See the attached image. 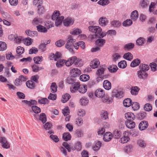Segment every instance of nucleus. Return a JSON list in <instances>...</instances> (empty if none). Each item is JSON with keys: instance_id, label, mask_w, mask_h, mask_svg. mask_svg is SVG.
Listing matches in <instances>:
<instances>
[{"instance_id": "nucleus-1", "label": "nucleus", "mask_w": 157, "mask_h": 157, "mask_svg": "<svg viewBox=\"0 0 157 157\" xmlns=\"http://www.w3.org/2000/svg\"><path fill=\"white\" fill-rule=\"evenodd\" d=\"M59 11H55L52 15V19L53 20H55V24L56 26L60 25L63 20L64 17L63 16H60Z\"/></svg>"}, {"instance_id": "nucleus-2", "label": "nucleus", "mask_w": 157, "mask_h": 157, "mask_svg": "<svg viewBox=\"0 0 157 157\" xmlns=\"http://www.w3.org/2000/svg\"><path fill=\"white\" fill-rule=\"evenodd\" d=\"M88 29L90 31L95 33L94 35H91L92 39L97 38L102 31L101 28L98 26H90L89 27Z\"/></svg>"}, {"instance_id": "nucleus-3", "label": "nucleus", "mask_w": 157, "mask_h": 157, "mask_svg": "<svg viewBox=\"0 0 157 157\" xmlns=\"http://www.w3.org/2000/svg\"><path fill=\"white\" fill-rule=\"evenodd\" d=\"M0 143L2 147L5 149H8L10 147L9 143L7 139L4 137H0Z\"/></svg>"}, {"instance_id": "nucleus-4", "label": "nucleus", "mask_w": 157, "mask_h": 157, "mask_svg": "<svg viewBox=\"0 0 157 157\" xmlns=\"http://www.w3.org/2000/svg\"><path fill=\"white\" fill-rule=\"evenodd\" d=\"M129 140V132L128 131H125L123 134V136L119 140V142L121 143H125Z\"/></svg>"}, {"instance_id": "nucleus-5", "label": "nucleus", "mask_w": 157, "mask_h": 157, "mask_svg": "<svg viewBox=\"0 0 157 157\" xmlns=\"http://www.w3.org/2000/svg\"><path fill=\"white\" fill-rule=\"evenodd\" d=\"M35 119L37 120H40L44 124L47 121V118L46 115L44 113H41L39 116L35 114L34 115Z\"/></svg>"}, {"instance_id": "nucleus-6", "label": "nucleus", "mask_w": 157, "mask_h": 157, "mask_svg": "<svg viewBox=\"0 0 157 157\" xmlns=\"http://www.w3.org/2000/svg\"><path fill=\"white\" fill-rule=\"evenodd\" d=\"M105 70V68L103 67H101L98 69L96 74L98 76L97 78V80L98 82H99L100 80H101L102 76L104 74Z\"/></svg>"}, {"instance_id": "nucleus-7", "label": "nucleus", "mask_w": 157, "mask_h": 157, "mask_svg": "<svg viewBox=\"0 0 157 157\" xmlns=\"http://www.w3.org/2000/svg\"><path fill=\"white\" fill-rule=\"evenodd\" d=\"M75 41V40L73 38L72 36H70L68 38V40L65 45L66 48H68L70 47H73V44Z\"/></svg>"}, {"instance_id": "nucleus-8", "label": "nucleus", "mask_w": 157, "mask_h": 157, "mask_svg": "<svg viewBox=\"0 0 157 157\" xmlns=\"http://www.w3.org/2000/svg\"><path fill=\"white\" fill-rule=\"evenodd\" d=\"M70 75L74 77L78 76L81 74L80 70L77 68H74L71 69L70 71Z\"/></svg>"}, {"instance_id": "nucleus-9", "label": "nucleus", "mask_w": 157, "mask_h": 157, "mask_svg": "<svg viewBox=\"0 0 157 157\" xmlns=\"http://www.w3.org/2000/svg\"><path fill=\"white\" fill-rule=\"evenodd\" d=\"M76 59V57L74 56L69 58L67 60H65V64L66 66L67 67L71 66L75 62Z\"/></svg>"}, {"instance_id": "nucleus-10", "label": "nucleus", "mask_w": 157, "mask_h": 157, "mask_svg": "<svg viewBox=\"0 0 157 157\" xmlns=\"http://www.w3.org/2000/svg\"><path fill=\"white\" fill-rule=\"evenodd\" d=\"M74 22V20L73 18L71 17H67L64 20L63 23L64 26H68L72 25Z\"/></svg>"}, {"instance_id": "nucleus-11", "label": "nucleus", "mask_w": 157, "mask_h": 157, "mask_svg": "<svg viewBox=\"0 0 157 157\" xmlns=\"http://www.w3.org/2000/svg\"><path fill=\"white\" fill-rule=\"evenodd\" d=\"M80 84L79 82H75L72 84L70 87V91L72 93H74L75 91L78 90L79 89Z\"/></svg>"}, {"instance_id": "nucleus-12", "label": "nucleus", "mask_w": 157, "mask_h": 157, "mask_svg": "<svg viewBox=\"0 0 157 157\" xmlns=\"http://www.w3.org/2000/svg\"><path fill=\"white\" fill-rule=\"evenodd\" d=\"M138 77L140 79H143L146 78L148 75L146 71H142L140 69L137 72Z\"/></svg>"}, {"instance_id": "nucleus-13", "label": "nucleus", "mask_w": 157, "mask_h": 157, "mask_svg": "<svg viewBox=\"0 0 157 157\" xmlns=\"http://www.w3.org/2000/svg\"><path fill=\"white\" fill-rule=\"evenodd\" d=\"M95 96L98 98H101L105 95V92L104 90L101 89H97L95 92Z\"/></svg>"}, {"instance_id": "nucleus-14", "label": "nucleus", "mask_w": 157, "mask_h": 157, "mask_svg": "<svg viewBox=\"0 0 157 157\" xmlns=\"http://www.w3.org/2000/svg\"><path fill=\"white\" fill-rule=\"evenodd\" d=\"M61 56V53L59 52H57L56 54L51 53L49 56V58L50 60H54L55 61H57V59L60 58Z\"/></svg>"}, {"instance_id": "nucleus-15", "label": "nucleus", "mask_w": 157, "mask_h": 157, "mask_svg": "<svg viewBox=\"0 0 157 157\" xmlns=\"http://www.w3.org/2000/svg\"><path fill=\"white\" fill-rule=\"evenodd\" d=\"M100 62L98 59H94L90 63V65L93 69H95L99 66Z\"/></svg>"}, {"instance_id": "nucleus-16", "label": "nucleus", "mask_w": 157, "mask_h": 157, "mask_svg": "<svg viewBox=\"0 0 157 157\" xmlns=\"http://www.w3.org/2000/svg\"><path fill=\"white\" fill-rule=\"evenodd\" d=\"M148 126V123L146 121H143L140 122L139 125V129L141 130L145 129Z\"/></svg>"}, {"instance_id": "nucleus-17", "label": "nucleus", "mask_w": 157, "mask_h": 157, "mask_svg": "<svg viewBox=\"0 0 157 157\" xmlns=\"http://www.w3.org/2000/svg\"><path fill=\"white\" fill-rule=\"evenodd\" d=\"M101 145V142L99 141H97L95 144L92 146V149L95 152L98 151L100 149Z\"/></svg>"}, {"instance_id": "nucleus-18", "label": "nucleus", "mask_w": 157, "mask_h": 157, "mask_svg": "<svg viewBox=\"0 0 157 157\" xmlns=\"http://www.w3.org/2000/svg\"><path fill=\"white\" fill-rule=\"evenodd\" d=\"M113 137V135L110 132H106L104 135L103 139L104 141L108 142L110 141Z\"/></svg>"}, {"instance_id": "nucleus-19", "label": "nucleus", "mask_w": 157, "mask_h": 157, "mask_svg": "<svg viewBox=\"0 0 157 157\" xmlns=\"http://www.w3.org/2000/svg\"><path fill=\"white\" fill-rule=\"evenodd\" d=\"M99 25L102 26H105L108 23L107 19L105 17H101L98 20Z\"/></svg>"}, {"instance_id": "nucleus-20", "label": "nucleus", "mask_w": 157, "mask_h": 157, "mask_svg": "<svg viewBox=\"0 0 157 157\" xmlns=\"http://www.w3.org/2000/svg\"><path fill=\"white\" fill-rule=\"evenodd\" d=\"M125 117L128 121H133L135 118L134 114L131 112H128L125 113Z\"/></svg>"}, {"instance_id": "nucleus-21", "label": "nucleus", "mask_w": 157, "mask_h": 157, "mask_svg": "<svg viewBox=\"0 0 157 157\" xmlns=\"http://www.w3.org/2000/svg\"><path fill=\"white\" fill-rule=\"evenodd\" d=\"M87 90V86L86 85H80L79 88L78 89V91L80 93L84 94L86 92Z\"/></svg>"}, {"instance_id": "nucleus-22", "label": "nucleus", "mask_w": 157, "mask_h": 157, "mask_svg": "<svg viewBox=\"0 0 157 157\" xmlns=\"http://www.w3.org/2000/svg\"><path fill=\"white\" fill-rule=\"evenodd\" d=\"M125 124L127 127L130 129L133 128L135 126V123L133 121H127Z\"/></svg>"}, {"instance_id": "nucleus-23", "label": "nucleus", "mask_w": 157, "mask_h": 157, "mask_svg": "<svg viewBox=\"0 0 157 157\" xmlns=\"http://www.w3.org/2000/svg\"><path fill=\"white\" fill-rule=\"evenodd\" d=\"M103 86L104 89L109 90L111 88V84L109 81L105 80L103 83Z\"/></svg>"}, {"instance_id": "nucleus-24", "label": "nucleus", "mask_w": 157, "mask_h": 157, "mask_svg": "<svg viewBox=\"0 0 157 157\" xmlns=\"http://www.w3.org/2000/svg\"><path fill=\"white\" fill-rule=\"evenodd\" d=\"M25 33L28 36L31 37L36 36L38 35V33L36 31H31L30 30H26Z\"/></svg>"}, {"instance_id": "nucleus-25", "label": "nucleus", "mask_w": 157, "mask_h": 157, "mask_svg": "<svg viewBox=\"0 0 157 157\" xmlns=\"http://www.w3.org/2000/svg\"><path fill=\"white\" fill-rule=\"evenodd\" d=\"M131 93L132 95H136L138 94L140 89L137 86H132L131 89Z\"/></svg>"}, {"instance_id": "nucleus-26", "label": "nucleus", "mask_w": 157, "mask_h": 157, "mask_svg": "<svg viewBox=\"0 0 157 157\" xmlns=\"http://www.w3.org/2000/svg\"><path fill=\"white\" fill-rule=\"evenodd\" d=\"M138 13L137 10H134L131 13V18L133 21H136L138 18Z\"/></svg>"}, {"instance_id": "nucleus-27", "label": "nucleus", "mask_w": 157, "mask_h": 157, "mask_svg": "<svg viewBox=\"0 0 157 157\" xmlns=\"http://www.w3.org/2000/svg\"><path fill=\"white\" fill-rule=\"evenodd\" d=\"M139 68L142 71L146 72L149 69V66L148 64L141 63L139 66Z\"/></svg>"}, {"instance_id": "nucleus-28", "label": "nucleus", "mask_w": 157, "mask_h": 157, "mask_svg": "<svg viewBox=\"0 0 157 157\" xmlns=\"http://www.w3.org/2000/svg\"><path fill=\"white\" fill-rule=\"evenodd\" d=\"M43 22L42 19L39 18H35L32 21V24L34 25L42 24Z\"/></svg>"}, {"instance_id": "nucleus-29", "label": "nucleus", "mask_w": 157, "mask_h": 157, "mask_svg": "<svg viewBox=\"0 0 157 157\" xmlns=\"http://www.w3.org/2000/svg\"><path fill=\"white\" fill-rule=\"evenodd\" d=\"M23 41L24 44L27 46L31 45L33 42V40L28 37L25 38L24 39H23Z\"/></svg>"}, {"instance_id": "nucleus-30", "label": "nucleus", "mask_w": 157, "mask_h": 157, "mask_svg": "<svg viewBox=\"0 0 157 157\" xmlns=\"http://www.w3.org/2000/svg\"><path fill=\"white\" fill-rule=\"evenodd\" d=\"M26 86L30 89H34L35 87V83L33 81H28L26 82Z\"/></svg>"}, {"instance_id": "nucleus-31", "label": "nucleus", "mask_w": 157, "mask_h": 157, "mask_svg": "<svg viewBox=\"0 0 157 157\" xmlns=\"http://www.w3.org/2000/svg\"><path fill=\"white\" fill-rule=\"evenodd\" d=\"M37 31L40 32L45 33L47 32V29L44 26L41 25L36 26Z\"/></svg>"}, {"instance_id": "nucleus-32", "label": "nucleus", "mask_w": 157, "mask_h": 157, "mask_svg": "<svg viewBox=\"0 0 157 157\" xmlns=\"http://www.w3.org/2000/svg\"><path fill=\"white\" fill-rule=\"evenodd\" d=\"M137 144L139 147L143 148H145L146 146L145 142L142 139H139L137 140Z\"/></svg>"}, {"instance_id": "nucleus-33", "label": "nucleus", "mask_w": 157, "mask_h": 157, "mask_svg": "<svg viewBox=\"0 0 157 157\" xmlns=\"http://www.w3.org/2000/svg\"><path fill=\"white\" fill-rule=\"evenodd\" d=\"M105 41L104 39H98L96 42V44L99 47L102 46L105 43Z\"/></svg>"}, {"instance_id": "nucleus-34", "label": "nucleus", "mask_w": 157, "mask_h": 157, "mask_svg": "<svg viewBox=\"0 0 157 157\" xmlns=\"http://www.w3.org/2000/svg\"><path fill=\"white\" fill-rule=\"evenodd\" d=\"M132 100L131 99L127 98L125 99L123 101L124 106L126 107H128L131 105Z\"/></svg>"}, {"instance_id": "nucleus-35", "label": "nucleus", "mask_w": 157, "mask_h": 157, "mask_svg": "<svg viewBox=\"0 0 157 157\" xmlns=\"http://www.w3.org/2000/svg\"><path fill=\"white\" fill-rule=\"evenodd\" d=\"M124 58L128 61H131L133 59V55L130 52L124 54L123 56Z\"/></svg>"}, {"instance_id": "nucleus-36", "label": "nucleus", "mask_w": 157, "mask_h": 157, "mask_svg": "<svg viewBox=\"0 0 157 157\" xmlns=\"http://www.w3.org/2000/svg\"><path fill=\"white\" fill-rule=\"evenodd\" d=\"M71 136L68 132L64 133L63 135V138L64 140L67 141L71 140Z\"/></svg>"}, {"instance_id": "nucleus-37", "label": "nucleus", "mask_w": 157, "mask_h": 157, "mask_svg": "<svg viewBox=\"0 0 157 157\" xmlns=\"http://www.w3.org/2000/svg\"><path fill=\"white\" fill-rule=\"evenodd\" d=\"M38 102L41 104H48L49 102L48 100L45 98H40L38 100Z\"/></svg>"}, {"instance_id": "nucleus-38", "label": "nucleus", "mask_w": 157, "mask_h": 157, "mask_svg": "<svg viewBox=\"0 0 157 157\" xmlns=\"http://www.w3.org/2000/svg\"><path fill=\"white\" fill-rule=\"evenodd\" d=\"M101 117L103 120H105L108 118V113L106 111H102L100 115Z\"/></svg>"}, {"instance_id": "nucleus-39", "label": "nucleus", "mask_w": 157, "mask_h": 157, "mask_svg": "<svg viewBox=\"0 0 157 157\" xmlns=\"http://www.w3.org/2000/svg\"><path fill=\"white\" fill-rule=\"evenodd\" d=\"M121 132L118 130H115L113 133V136L115 139H118L121 136Z\"/></svg>"}, {"instance_id": "nucleus-40", "label": "nucleus", "mask_w": 157, "mask_h": 157, "mask_svg": "<svg viewBox=\"0 0 157 157\" xmlns=\"http://www.w3.org/2000/svg\"><path fill=\"white\" fill-rule=\"evenodd\" d=\"M71 96L69 94L66 93L62 96V99L61 101L62 102L64 103L66 102L70 99Z\"/></svg>"}, {"instance_id": "nucleus-41", "label": "nucleus", "mask_w": 157, "mask_h": 157, "mask_svg": "<svg viewBox=\"0 0 157 157\" xmlns=\"http://www.w3.org/2000/svg\"><path fill=\"white\" fill-rule=\"evenodd\" d=\"M80 102L81 105L86 106L88 103L89 100L87 98L83 97L80 99Z\"/></svg>"}, {"instance_id": "nucleus-42", "label": "nucleus", "mask_w": 157, "mask_h": 157, "mask_svg": "<svg viewBox=\"0 0 157 157\" xmlns=\"http://www.w3.org/2000/svg\"><path fill=\"white\" fill-rule=\"evenodd\" d=\"M140 63V60L137 59L134 60L131 62L130 64V66L132 67H135L138 66Z\"/></svg>"}, {"instance_id": "nucleus-43", "label": "nucleus", "mask_w": 157, "mask_h": 157, "mask_svg": "<svg viewBox=\"0 0 157 157\" xmlns=\"http://www.w3.org/2000/svg\"><path fill=\"white\" fill-rule=\"evenodd\" d=\"M2 15L3 18L9 21H10L12 19L11 16L7 12H3L2 13Z\"/></svg>"}, {"instance_id": "nucleus-44", "label": "nucleus", "mask_w": 157, "mask_h": 157, "mask_svg": "<svg viewBox=\"0 0 157 157\" xmlns=\"http://www.w3.org/2000/svg\"><path fill=\"white\" fill-rule=\"evenodd\" d=\"M145 41V40L143 37H140L137 40L136 44L139 46H141L144 44Z\"/></svg>"}, {"instance_id": "nucleus-45", "label": "nucleus", "mask_w": 157, "mask_h": 157, "mask_svg": "<svg viewBox=\"0 0 157 157\" xmlns=\"http://www.w3.org/2000/svg\"><path fill=\"white\" fill-rule=\"evenodd\" d=\"M132 24V21L131 20L128 19L126 20L123 22L122 25L124 27L129 26L131 25Z\"/></svg>"}, {"instance_id": "nucleus-46", "label": "nucleus", "mask_w": 157, "mask_h": 157, "mask_svg": "<svg viewBox=\"0 0 157 157\" xmlns=\"http://www.w3.org/2000/svg\"><path fill=\"white\" fill-rule=\"evenodd\" d=\"M134 47V44L133 43H130L125 44L124 46V48L125 49L131 50Z\"/></svg>"}, {"instance_id": "nucleus-47", "label": "nucleus", "mask_w": 157, "mask_h": 157, "mask_svg": "<svg viewBox=\"0 0 157 157\" xmlns=\"http://www.w3.org/2000/svg\"><path fill=\"white\" fill-rule=\"evenodd\" d=\"M119 67L121 68H124L127 66L126 62L125 60H122L119 62L118 64Z\"/></svg>"}, {"instance_id": "nucleus-48", "label": "nucleus", "mask_w": 157, "mask_h": 157, "mask_svg": "<svg viewBox=\"0 0 157 157\" xmlns=\"http://www.w3.org/2000/svg\"><path fill=\"white\" fill-rule=\"evenodd\" d=\"M90 77L88 75H82L79 78L80 80L82 82H86L89 79Z\"/></svg>"}, {"instance_id": "nucleus-49", "label": "nucleus", "mask_w": 157, "mask_h": 157, "mask_svg": "<svg viewBox=\"0 0 157 157\" xmlns=\"http://www.w3.org/2000/svg\"><path fill=\"white\" fill-rule=\"evenodd\" d=\"M111 24L114 27L118 28L121 25V24L119 21L114 20L111 22Z\"/></svg>"}, {"instance_id": "nucleus-50", "label": "nucleus", "mask_w": 157, "mask_h": 157, "mask_svg": "<svg viewBox=\"0 0 157 157\" xmlns=\"http://www.w3.org/2000/svg\"><path fill=\"white\" fill-rule=\"evenodd\" d=\"M82 31L79 29H75L70 32V33L73 35H77L82 33Z\"/></svg>"}, {"instance_id": "nucleus-51", "label": "nucleus", "mask_w": 157, "mask_h": 157, "mask_svg": "<svg viewBox=\"0 0 157 157\" xmlns=\"http://www.w3.org/2000/svg\"><path fill=\"white\" fill-rule=\"evenodd\" d=\"M7 47V45L5 42L0 41V51H3L6 50Z\"/></svg>"}, {"instance_id": "nucleus-52", "label": "nucleus", "mask_w": 157, "mask_h": 157, "mask_svg": "<svg viewBox=\"0 0 157 157\" xmlns=\"http://www.w3.org/2000/svg\"><path fill=\"white\" fill-rule=\"evenodd\" d=\"M43 58L42 56H37L33 58V60L35 63L40 64L42 61Z\"/></svg>"}, {"instance_id": "nucleus-53", "label": "nucleus", "mask_w": 157, "mask_h": 157, "mask_svg": "<svg viewBox=\"0 0 157 157\" xmlns=\"http://www.w3.org/2000/svg\"><path fill=\"white\" fill-rule=\"evenodd\" d=\"M124 95V93L123 91H117L116 93L113 94V95L116 98H121L123 97Z\"/></svg>"}, {"instance_id": "nucleus-54", "label": "nucleus", "mask_w": 157, "mask_h": 157, "mask_svg": "<svg viewBox=\"0 0 157 157\" xmlns=\"http://www.w3.org/2000/svg\"><path fill=\"white\" fill-rule=\"evenodd\" d=\"M32 68L33 71L36 72H38L40 70L43 69V67H39L38 65L36 64L33 65L32 66Z\"/></svg>"}, {"instance_id": "nucleus-55", "label": "nucleus", "mask_w": 157, "mask_h": 157, "mask_svg": "<svg viewBox=\"0 0 157 157\" xmlns=\"http://www.w3.org/2000/svg\"><path fill=\"white\" fill-rule=\"evenodd\" d=\"M148 2L147 0H141L140 5L143 8H145L147 6Z\"/></svg>"}, {"instance_id": "nucleus-56", "label": "nucleus", "mask_w": 157, "mask_h": 157, "mask_svg": "<svg viewBox=\"0 0 157 157\" xmlns=\"http://www.w3.org/2000/svg\"><path fill=\"white\" fill-rule=\"evenodd\" d=\"M65 60L64 59H60L56 63V66L58 67H61L65 63Z\"/></svg>"}, {"instance_id": "nucleus-57", "label": "nucleus", "mask_w": 157, "mask_h": 157, "mask_svg": "<svg viewBox=\"0 0 157 157\" xmlns=\"http://www.w3.org/2000/svg\"><path fill=\"white\" fill-rule=\"evenodd\" d=\"M57 87L56 83H52L51 86V92L52 93H55L57 91Z\"/></svg>"}, {"instance_id": "nucleus-58", "label": "nucleus", "mask_w": 157, "mask_h": 157, "mask_svg": "<svg viewBox=\"0 0 157 157\" xmlns=\"http://www.w3.org/2000/svg\"><path fill=\"white\" fill-rule=\"evenodd\" d=\"M50 43V41L49 40H48L47 41V42H45L44 43V44H42L40 45L39 47L41 51L42 52H44L46 50V45Z\"/></svg>"}, {"instance_id": "nucleus-59", "label": "nucleus", "mask_w": 157, "mask_h": 157, "mask_svg": "<svg viewBox=\"0 0 157 157\" xmlns=\"http://www.w3.org/2000/svg\"><path fill=\"white\" fill-rule=\"evenodd\" d=\"M109 71L111 72H115L118 69V68L116 65H112L108 68Z\"/></svg>"}, {"instance_id": "nucleus-60", "label": "nucleus", "mask_w": 157, "mask_h": 157, "mask_svg": "<svg viewBox=\"0 0 157 157\" xmlns=\"http://www.w3.org/2000/svg\"><path fill=\"white\" fill-rule=\"evenodd\" d=\"M131 105L132 109L134 111L138 109L140 107L139 104L137 102H133V104H131Z\"/></svg>"}, {"instance_id": "nucleus-61", "label": "nucleus", "mask_w": 157, "mask_h": 157, "mask_svg": "<svg viewBox=\"0 0 157 157\" xmlns=\"http://www.w3.org/2000/svg\"><path fill=\"white\" fill-rule=\"evenodd\" d=\"M65 41L62 40H60L56 41L55 43L56 45L58 47H61L64 45Z\"/></svg>"}, {"instance_id": "nucleus-62", "label": "nucleus", "mask_w": 157, "mask_h": 157, "mask_svg": "<svg viewBox=\"0 0 157 157\" xmlns=\"http://www.w3.org/2000/svg\"><path fill=\"white\" fill-rule=\"evenodd\" d=\"M32 109L33 112L36 113H38L40 112V109L36 106H33Z\"/></svg>"}, {"instance_id": "nucleus-63", "label": "nucleus", "mask_w": 157, "mask_h": 157, "mask_svg": "<svg viewBox=\"0 0 157 157\" xmlns=\"http://www.w3.org/2000/svg\"><path fill=\"white\" fill-rule=\"evenodd\" d=\"M102 101L103 102L106 103H109L111 102V100L109 99V97L106 95H105L101 98Z\"/></svg>"}, {"instance_id": "nucleus-64", "label": "nucleus", "mask_w": 157, "mask_h": 157, "mask_svg": "<svg viewBox=\"0 0 157 157\" xmlns=\"http://www.w3.org/2000/svg\"><path fill=\"white\" fill-rule=\"evenodd\" d=\"M109 3V0H100L98 2V3L102 6H105Z\"/></svg>"}]
</instances>
